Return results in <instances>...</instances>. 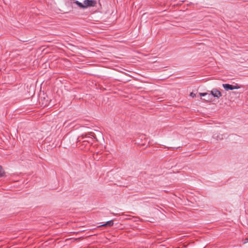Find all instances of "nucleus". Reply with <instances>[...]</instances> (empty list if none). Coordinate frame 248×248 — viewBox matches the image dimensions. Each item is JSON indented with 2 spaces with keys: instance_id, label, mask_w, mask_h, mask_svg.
<instances>
[{
  "instance_id": "12",
  "label": "nucleus",
  "mask_w": 248,
  "mask_h": 248,
  "mask_svg": "<svg viewBox=\"0 0 248 248\" xmlns=\"http://www.w3.org/2000/svg\"><path fill=\"white\" fill-rule=\"evenodd\" d=\"M190 96L192 97L193 98L196 97V94L193 93V92L190 93Z\"/></svg>"
},
{
  "instance_id": "16",
  "label": "nucleus",
  "mask_w": 248,
  "mask_h": 248,
  "mask_svg": "<svg viewBox=\"0 0 248 248\" xmlns=\"http://www.w3.org/2000/svg\"><path fill=\"white\" fill-rule=\"evenodd\" d=\"M120 186H124V187H127V185H119Z\"/></svg>"
},
{
  "instance_id": "15",
  "label": "nucleus",
  "mask_w": 248,
  "mask_h": 248,
  "mask_svg": "<svg viewBox=\"0 0 248 248\" xmlns=\"http://www.w3.org/2000/svg\"><path fill=\"white\" fill-rule=\"evenodd\" d=\"M247 242H248V238H246L245 239L244 243H247Z\"/></svg>"
},
{
  "instance_id": "9",
  "label": "nucleus",
  "mask_w": 248,
  "mask_h": 248,
  "mask_svg": "<svg viewBox=\"0 0 248 248\" xmlns=\"http://www.w3.org/2000/svg\"><path fill=\"white\" fill-rule=\"evenodd\" d=\"M210 97H211L210 94H209L208 96L207 97V99L204 98V99H202V100H203L204 101H206V102L209 101L210 102ZM201 99H202V98H201Z\"/></svg>"
},
{
  "instance_id": "7",
  "label": "nucleus",
  "mask_w": 248,
  "mask_h": 248,
  "mask_svg": "<svg viewBox=\"0 0 248 248\" xmlns=\"http://www.w3.org/2000/svg\"><path fill=\"white\" fill-rule=\"evenodd\" d=\"M71 1H73V2L75 4H76L79 8L81 9H84V3H82L80 2H79L78 0H71Z\"/></svg>"
},
{
  "instance_id": "17",
  "label": "nucleus",
  "mask_w": 248,
  "mask_h": 248,
  "mask_svg": "<svg viewBox=\"0 0 248 248\" xmlns=\"http://www.w3.org/2000/svg\"><path fill=\"white\" fill-rule=\"evenodd\" d=\"M87 139L88 138H85V139H84L83 140H87Z\"/></svg>"
},
{
  "instance_id": "2",
  "label": "nucleus",
  "mask_w": 248,
  "mask_h": 248,
  "mask_svg": "<svg viewBox=\"0 0 248 248\" xmlns=\"http://www.w3.org/2000/svg\"><path fill=\"white\" fill-rule=\"evenodd\" d=\"M222 86L226 91L233 90L234 89H238L240 88V87L237 84H236L235 85H233L225 83L223 84Z\"/></svg>"
},
{
  "instance_id": "10",
  "label": "nucleus",
  "mask_w": 248,
  "mask_h": 248,
  "mask_svg": "<svg viewBox=\"0 0 248 248\" xmlns=\"http://www.w3.org/2000/svg\"><path fill=\"white\" fill-rule=\"evenodd\" d=\"M89 141L87 140H83L82 141V145L84 146H86L88 143H89Z\"/></svg>"
},
{
  "instance_id": "3",
  "label": "nucleus",
  "mask_w": 248,
  "mask_h": 248,
  "mask_svg": "<svg viewBox=\"0 0 248 248\" xmlns=\"http://www.w3.org/2000/svg\"><path fill=\"white\" fill-rule=\"evenodd\" d=\"M210 93L213 96L217 97V98H219L222 96L221 92L217 89H213L210 91Z\"/></svg>"
},
{
  "instance_id": "6",
  "label": "nucleus",
  "mask_w": 248,
  "mask_h": 248,
  "mask_svg": "<svg viewBox=\"0 0 248 248\" xmlns=\"http://www.w3.org/2000/svg\"><path fill=\"white\" fill-rule=\"evenodd\" d=\"M85 138H90V137H87L86 136H84L83 135H82L81 136L79 137L77 139V143H78V144H79V143H82L83 140L84 139H85Z\"/></svg>"
},
{
  "instance_id": "13",
  "label": "nucleus",
  "mask_w": 248,
  "mask_h": 248,
  "mask_svg": "<svg viewBox=\"0 0 248 248\" xmlns=\"http://www.w3.org/2000/svg\"><path fill=\"white\" fill-rule=\"evenodd\" d=\"M98 154V152L97 153H96L95 154H93V158L95 159H97V157H96V156Z\"/></svg>"
},
{
  "instance_id": "14",
  "label": "nucleus",
  "mask_w": 248,
  "mask_h": 248,
  "mask_svg": "<svg viewBox=\"0 0 248 248\" xmlns=\"http://www.w3.org/2000/svg\"><path fill=\"white\" fill-rule=\"evenodd\" d=\"M166 148H168V149H170V148H172L173 149H179V148H181V146H179V147H166Z\"/></svg>"
},
{
  "instance_id": "8",
  "label": "nucleus",
  "mask_w": 248,
  "mask_h": 248,
  "mask_svg": "<svg viewBox=\"0 0 248 248\" xmlns=\"http://www.w3.org/2000/svg\"><path fill=\"white\" fill-rule=\"evenodd\" d=\"M4 172L3 171L2 168L1 166H0V177H1L4 176Z\"/></svg>"
},
{
  "instance_id": "4",
  "label": "nucleus",
  "mask_w": 248,
  "mask_h": 248,
  "mask_svg": "<svg viewBox=\"0 0 248 248\" xmlns=\"http://www.w3.org/2000/svg\"><path fill=\"white\" fill-rule=\"evenodd\" d=\"M113 221H114V220L112 219L111 220L107 221L105 223H104L102 225H99L98 227H111L114 224Z\"/></svg>"
},
{
  "instance_id": "5",
  "label": "nucleus",
  "mask_w": 248,
  "mask_h": 248,
  "mask_svg": "<svg viewBox=\"0 0 248 248\" xmlns=\"http://www.w3.org/2000/svg\"><path fill=\"white\" fill-rule=\"evenodd\" d=\"M224 136L222 134H215L213 135V137L217 140H221L223 139Z\"/></svg>"
},
{
  "instance_id": "1",
  "label": "nucleus",
  "mask_w": 248,
  "mask_h": 248,
  "mask_svg": "<svg viewBox=\"0 0 248 248\" xmlns=\"http://www.w3.org/2000/svg\"><path fill=\"white\" fill-rule=\"evenodd\" d=\"M84 9L89 7H94L97 4V1L94 0H84Z\"/></svg>"
},
{
  "instance_id": "11",
  "label": "nucleus",
  "mask_w": 248,
  "mask_h": 248,
  "mask_svg": "<svg viewBox=\"0 0 248 248\" xmlns=\"http://www.w3.org/2000/svg\"><path fill=\"white\" fill-rule=\"evenodd\" d=\"M207 94H208V93H199V95L201 96H204Z\"/></svg>"
}]
</instances>
